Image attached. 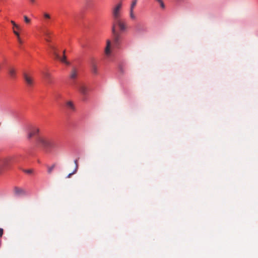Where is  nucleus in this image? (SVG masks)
Returning <instances> with one entry per match:
<instances>
[{"mask_svg": "<svg viewBox=\"0 0 258 258\" xmlns=\"http://www.w3.org/2000/svg\"><path fill=\"white\" fill-rule=\"evenodd\" d=\"M37 143L46 149L56 148L57 144L55 141L43 137H39L37 139Z\"/></svg>", "mask_w": 258, "mask_h": 258, "instance_id": "f257e3e1", "label": "nucleus"}, {"mask_svg": "<svg viewBox=\"0 0 258 258\" xmlns=\"http://www.w3.org/2000/svg\"><path fill=\"white\" fill-rule=\"evenodd\" d=\"M122 7V2H119L112 8L111 13L113 21L120 18Z\"/></svg>", "mask_w": 258, "mask_h": 258, "instance_id": "f03ea898", "label": "nucleus"}, {"mask_svg": "<svg viewBox=\"0 0 258 258\" xmlns=\"http://www.w3.org/2000/svg\"><path fill=\"white\" fill-rule=\"evenodd\" d=\"M50 48L52 50L53 54L54 56L55 59L59 60L62 62H63V63H66L67 65H69L70 64V62L67 60V59H66V56L64 55L65 50H64L63 52V57H61L59 56V55L58 54V52H57L56 49V48L54 46H50Z\"/></svg>", "mask_w": 258, "mask_h": 258, "instance_id": "7ed1b4c3", "label": "nucleus"}, {"mask_svg": "<svg viewBox=\"0 0 258 258\" xmlns=\"http://www.w3.org/2000/svg\"><path fill=\"white\" fill-rule=\"evenodd\" d=\"M114 26L115 28V26H117L121 31H124L126 29V23L124 20L121 18L114 20L113 21L112 26Z\"/></svg>", "mask_w": 258, "mask_h": 258, "instance_id": "20e7f679", "label": "nucleus"}, {"mask_svg": "<svg viewBox=\"0 0 258 258\" xmlns=\"http://www.w3.org/2000/svg\"><path fill=\"white\" fill-rule=\"evenodd\" d=\"M112 33L114 44L116 47H118L120 42L121 36L120 34L116 31L114 26L112 27Z\"/></svg>", "mask_w": 258, "mask_h": 258, "instance_id": "39448f33", "label": "nucleus"}, {"mask_svg": "<svg viewBox=\"0 0 258 258\" xmlns=\"http://www.w3.org/2000/svg\"><path fill=\"white\" fill-rule=\"evenodd\" d=\"M39 132V129L36 126H30L27 130V137L28 139H30L33 137H35Z\"/></svg>", "mask_w": 258, "mask_h": 258, "instance_id": "423d86ee", "label": "nucleus"}, {"mask_svg": "<svg viewBox=\"0 0 258 258\" xmlns=\"http://www.w3.org/2000/svg\"><path fill=\"white\" fill-rule=\"evenodd\" d=\"M89 64L92 73L94 75H97L98 74V66L96 59L91 57L89 60Z\"/></svg>", "mask_w": 258, "mask_h": 258, "instance_id": "0eeeda50", "label": "nucleus"}, {"mask_svg": "<svg viewBox=\"0 0 258 258\" xmlns=\"http://www.w3.org/2000/svg\"><path fill=\"white\" fill-rule=\"evenodd\" d=\"M78 88L83 95L86 96L88 94L89 88L86 84L83 83H79L78 85Z\"/></svg>", "mask_w": 258, "mask_h": 258, "instance_id": "6e6552de", "label": "nucleus"}, {"mask_svg": "<svg viewBox=\"0 0 258 258\" xmlns=\"http://www.w3.org/2000/svg\"><path fill=\"white\" fill-rule=\"evenodd\" d=\"M23 76L27 85L29 87H32L34 84V79L32 76L27 73L24 74Z\"/></svg>", "mask_w": 258, "mask_h": 258, "instance_id": "1a4fd4ad", "label": "nucleus"}, {"mask_svg": "<svg viewBox=\"0 0 258 258\" xmlns=\"http://www.w3.org/2000/svg\"><path fill=\"white\" fill-rule=\"evenodd\" d=\"M14 192L16 196H19L25 195L26 194V191L23 188L18 187H15Z\"/></svg>", "mask_w": 258, "mask_h": 258, "instance_id": "9d476101", "label": "nucleus"}, {"mask_svg": "<svg viewBox=\"0 0 258 258\" xmlns=\"http://www.w3.org/2000/svg\"><path fill=\"white\" fill-rule=\"evenodd\" d=\"M111 41L107 40L106 41V46L105 48V53L106 55L109 56L111 54Z\"/></svg>", "mask_w": 258, "mask_h": 258, "instance_id": "9b49d317", "label": "nucleus"}, {"mask_svg": "<svg viewBox=\"0 0 258 258\" xmlns=\"http://www.w3.org/2000/svg\"><path fill=\"white\" fill-rule=\"evenodd\" d=\"M78 70L75 68H73L70 73V77L71 79L75 80L77 78Z\"/></svg>", "mask_w": 258, "mask_h": 258, "instance_id": "f8f14e48", "label": "nucleus"}, {"mask_svg": "<svg viewBox=\"0 0 258 258\" xmlns=\"http://www.w3.org/2000/svg\"><path fill=\"white\" fill-rule=\"evenodd\" d=\"M44 78L46 82L48 84H51L52 82V79L50 73L48 72H45L43 73Z\"/></svg>", "mask_w": 258, "mask_h": 258, "instance_id": "ddd939ff", "label": "nucleus"}, {"mask_svg": "<svg viewBox=\"0 0 258 258\" xmlns=\"http://www.w3.org/2000/svg\"><path fill=\"white\" fill-rule=\"evenodd\" d=\"M66 107L70 111H75V107L73 102L71 101H68L66 103Z\"/></svg>", "mask_w": 258, "mask_h": 258, "instance_id": "4468645a", "label": "nucleus"}, {"mask_svg": "<svg viewBox=\"0 0 258 258\" xmlns=\"http://www.w3.org/2000/svg\"><path fill=\"white\" fill-rule=\"evenodd\" d=\"M9 74L11 78L15 79L16 77V71L13 68L9 69Z\"/></svg>", "mask_w": 258, "mask_h": 258, "instance_id": "2eb2a0df", "label": "nucleus"}, {"mask_svg": "<svg viewBox=\"0 0 258 258\" xmlns=\"http://www.w3.org/2000/svg\"><path fill=\"white\" fill-rule=\"evenodd\" d=\"M75 165H76L75 169L74 170V171L72 173H70V174H69L67 175V178H71V176L73 174H75L77 172V171L78 170V161H77V160H75Z\"/></svg>", "mask_w": 258, "mask_h": 258, "instance_id": "dca6fc26", "label": "nucleus"}, {"mask_svg": "<svg viewBox=\"0 0 258 258\" xmlns=\"http://www.w3.org/2000/svg\"><path fill=\"white\" fill-rule=\"evenodd\" d=\"M134 10L130 9V17L132 20H135L136 19V16L134 14Z\"/></svg>", "mask_w": 258, "mask_h": 258, "instance_id": "f3484780", "label": "nucleus"}, {"mask_svg": "<svg viewBox=\"0 0 258 258\" xmlns=\"http://www.w3.org/2000/svg\"><path fill=\"white\" fill-rule=\"evenodd\" d=\"M55 167V164H53L51 166H47V172L49 174H51L53 170Z\"/></svg>", "mask_w": 258, "mask_h": 258, "instance_id": "a211bd4d", "label": "nucleus"}, {"mask_svg": "<svg viewBox=\"0 0 258 258\" xmlns=\"http://www.w3.org/2000/svg\"><path fill=\"white\" fill-rule=\"evenodd\" d=\"M11 24L13 25V30L16 28V29L20 30H21V27L19 25H17L14 21H11Z\"/></svg>", "mask_w": 258, "mask_h": 258, "instance_id": "6ab92c4d", "label": "nucleus"}, {"mask_svg": "<svg viewBox=\"0 0 258 258\" xmlns=\"http://www.w3.org/2000/svg\"><path fill=\"white\" fill-rule=\"evenodd\" d=\"M137 2H138V0H133L132 2L131 5L130 9L134 10V9L135 8V7L137 5Z\"/></svg>", "mask_w": 258, "mask_h": 258, "instance_id": "aec40b11", "label": "nucleus"}, {"mask_svg": "<svg viewBox=\"0 0 258 258\" xmlns=\"http://www.w3.org/2000/svg\"><path fill=\"white\" fill-rule=\"evenodd\" d=\"M44 34L46 36V38H45L46 41H47V42H49V37L50 33L49 31H46L44 32Z\"/></svg>", "mask_w": 258, "mask_h": 258, "instance_id": "412c9836", "label": "nucleus"}, {"mask_svg": "<svg viewBox=\"0 0 258 258\" xmlns=\"http://www.w3.org/2000/svg\"><path fill=\"white\" fill-rule=\"evenodd\" d=\"M157 2L159 3L161 8L164 9L165 7L164 2L162 0H155Z\"/></svg>", "mask_w": 258, "mask_h": 258, "instance_id": "4be33fe9", "label": "nucleus"}, {"mask_svg": "<svg viewBox=\"0 0 258 258\" xmlns=\"http://www.w3.org/2000/svg\"><path fill=\"white\" fill-rule=\"evenodd\" d=\"M24 20L26 24H29L31 22V20L26 16H24Z\"/></svg>", "mask_w": 258, "mask_h": 258, "instance_id": "5701e85b", "label": "nucleus"}, {"mask_svg": "<svg viewBox=\"0 0 258 258\" xmlns=\"http://www.w3.org/2000/svg\"><path fill=\"white\" fill-rule=\"evenodd\" d=\"M43 16L45 19H50V15L46 13L43 14Z\"/></svg>", "mask_w": 258, "mask_h": 258, "instance_id": "b1692460", "label": "nucleus"}, {"mask_svg": "<svg viewBox=\"0 0 258 258\" xmlns=\"http://www.w3.org/2000/svg\"><path fill=\"white\" fill-rule=\"evenodd\" d=\"M24 171H25L26 173H28V174H31V173H32V172H33L32 170H31V169L25 170Z\"/></svg>", "mask_w": 258, "mask_h": 258, "instance_id": "393cba45", "label": "nucleus"}, {"mask_svg": "<svg viewBox=\"0 0 258 258\" xmlns=\"http://www.w3.org/2000/svg\"><path fill=\"white\" fill-rule=\"evenodd\" d=\"M4 234V230L3 229L0 228V238L2 237Z\"/></svg>", "mask_w": 258, "mask_h": 258, "instance_id": "a878e982", "label": "nucleus"}, {"mask_svg": "<svg viewBox=\"0 0 258 258\" xmlns=\"http://www.w3.org/2000/svg\"><path fill=\"white\" fill-rule=\"evenodd\" d=\"M13 32L15 34V35L17 36V37H19L20 36L19 33L18 32H15V29H14Z\"/></svg>", "mask_w": 258, "mask_h": 258, "instance_id": "bb28decb", "label": "nucleus"}, {"mask_svg": "<svg viewBox=\"0 0 258 258\" xmlns=\"http://www.w3.org/2000/svg\"><path fill=\"white\" fill-rule=\"evenodd\" d=\"M120 72L121 73L123 74V68H120Z\"/></svg>", "mask_w": 258, "mask_h": 258, "instance_id": "cd10ccee", "label": "nucleus"}, {"mask_svg": "<svg viewBox=\"0 0 258 258\" xmlns=\"http://www.w3.org/2000/svg\"><path fill=\"white\" fill-rule=\"evenodd\" d=\"M139 25H138L137 26H136V30L137 31H139Z\"/></svg>", "mask_w": 258, "mask_h": 258, "instance_id": "c85d7f7f", "label": "nucleus"}, {"mask_svg": "<svg viewBox=\"0 0 258 258\" xmlns=\"http://www.w3.org/2000/svg\"><path fill=\"white\" fill-rule=\"evenodd\" d=\"M30 2L32 4H34L36 2V0H29Z\"/></svg>", "mask_w": 258, "mask_h": 258, "instance_id": "c756f323", "label": "nucleus"}, {"mask_svg": "<svg viewBox=\"0 0 258 258\" xmlns=\"http://www.w3.org/2000/svg\"><path fill=\"white\" fill-rule=\"evenodd\" d=\"M18 42H19V43L20 44H22V43H23V41H22V39H21V40H20L19 41H18Z\"/></svg>", "mask_w": 258, "mask_h": 258, "instance_id": "7c9ffc66", "label": "nucleus"}, {"mask_svg": "<svg viewBox=\"0 0 258 258\" xmlns=\"http://www.w3.org/2000/svg\"><path fill=\"white\" fill-rule=\"evenodd\" d=\"M17 39H18V41H19L20 40H21V39L20 38V36L19 37H17Z\"/></svg>", "mask_w": 258, "mask_h": 258, "instance_id": "2f4dec72", "label": "nucleus"}]
</instances>
